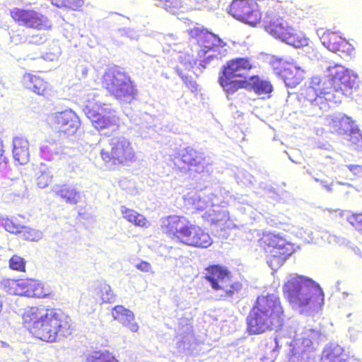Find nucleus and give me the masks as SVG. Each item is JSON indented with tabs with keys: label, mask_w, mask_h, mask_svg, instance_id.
<instances>
[{
	"label": "nucleus",
	"mask_w": 362,
	"mask_h": 362,
	"mask_svg": "<svg viewBox=\"0 0 362 362\" xmlns=\"http://www.w3.org/2000/svg\"><path fill=\"white\" fill-rule=\"evenodd\" d=\"M24 326L36 338L53 342L59 337L71 334V319L62 313L36 307L25 309L22 316Z\"/></svg>",
	"instance_id": "nucleus-1"
},
{
	"label": "nucleus",
	"mask_w": 362,
	"mask_h": 362,
	"mask_svg": "<svg viewBox=\"0 0 362 362\" xmlns=\"http://www.w3.org/2000/svg\"><path fill=\"white\" fill-rule=\"evenodd\" d=\"M284 291L292 308L300 314L312 315L324 303V293L320 285L302 276L289 275Z\"/></svg>",
	"instance_id": "nucleus-2"
},
{
	"label": "nucleus",
	"mask_w": 362,
	"mask_h": 362,
	"mask_svg": "<svg viewBox=\"0 0 362 362\" xmlns=\"http://www.w3.org/2000/svg\"><path fill=\"white\" fill-rule=\"evenodd\" d=\"M252 66L246 58L232 59L223 66L218 81L223 90L228 94H233L239 88L247 84L252 86L254 91L259 94H267L272 91L270 82L258 76H249L248 71Z\"/></svg>",
	"instance_id": "nucleus-3"
},
{
	"label": "nucleus",
	"mask_w": 362,
	"mask_h": 362,
	"mask_svg": "<svg viewBox=\"0 0 362 362\" xmlns=\"http://www.w3.org/2000/svg\"><path fill=\"white\" fill-rule=\"evenodd\" d=\"M284 319V310L279 296L267 293L257 297L247 317V329L250 334H259L279 328Z\"/></svg>",
	"instance_id": "nucleus-4"
},
{
	"label": "nucleus",
	"mask_w": 362,
	"mask_h": 362,
	"mask_svg": "<svg viewBox=\"0 0 362 362\" xmlns=\"http://www.w3.org/2000/svg\"><path fill=\"white\" fill-rule=\"evenodd\" d=\"M99 92L96 89L84 88L78 91L77 96L86 116L96 129L106 135L117 129L119 119L115 111L100 100Z\"/></svg>",
	"instance_id": "nucleus-5"
},
{
	"label": "nucleus",
	"mask_w": 362,
	"mask_h": 362,
	"mask_svg": "<svg viewBox=\"0 0 362 362\" xmlns=\"http://www.w3.org/2000/svg\"><path fill=\"white\" fill-rule=\"evenodd\" d=\"M185 202L193 209L207 211L212 207L227 206L228 205L246 204L249 206L247 197L243 195L233 196L223 187L206 189L199 192H189L187 194Z\"/></svg>",
	"instance_id": "nucleus-6"
},
{
	"label": "nucleus",
	"mask_w": 362,
	"mask_h": 362,
	"mask_svg": "<svg viewBox=\"0 0 362 362\" xmlns=\"http://www.w3.org/2000/svg\"><path fill=\"white\" fill-rule=\"evenodd\" d=\"M289 337L293 338L290 344V362H309L313 354V344L319 338L317 330L306 327L297 321H293L289 326Z\"/></svg>",
	"instance_id": "nucleus-7"
},
{
	"label": "nucleus",
	"mask_w": 362,
	"mask_h": 362,
	"mask_svg": "<svg viewBox=\"0 0 362 362\" xmlns=\"http://www.w3.org/2000/svg\"><path fill=\"white\" fill-rule=\"evenodd\" d=\"M190 35L196 38L199 45L198 66L206 68L211 63H216L227 54V46L216 35L201 28L191 30Z\"/></svg>",
	"instance_id": "nucleus-8"
},
{
	"label": "nucleus",
	"mask_w": 362,
	"mask_h": 362,
	"mask_svg": "<svg viewBox=\"0 0 362 362\" xmlns=\"http://www.w3.org/2000/svg\"><path fill=\"white\" fill-rule=\"evenodd\" d=\"M103 86L112 96L124 103H130L137 95V89L130 76L119 66H112L105 71Z\"/></svg>",
	"instance_id": "nucleus-9"
},
{
	"label": "nucleus",
	"mask_w": 362,
	"mask_h": 362,
	"mask_svg": "<svg viewBox=\"0 0 362 362\" xmlns=\"http://www.w3.org/2000/svg\"><path fill=\"white\" fill-rule=\"evenodd\" d=\"M205 278L210 283L218 300H232L240 298L243 284L232 281L231 273L226 267L210 266L206 269Z\"/></svg>",
	"instance_id": "nucleus-10"
},
{
	"label": "nucleus",
	"mask_w": 362,
	"mask_h": 362,
	"mask_svg": "<svg viewBox=\"0 0 362 362\" xmlns=\"http://www.w3.org/2000/svg\"><path fill=\"white\" fill-rule=\"evenodd\" d=\"M266 30L276 38L294 47H300L305 44V40L294 33V30L279 16L274 8H269L264 20Z\"/></svg>",
	"instance_id": "nucleus-11"
},
{
	"label": "nucleus",
	"mask_w": 362,
	"mask_h": 362,
	"mask_svg": "<svg viewBox=\"0 0 362 362\" xmlns=\"http://www.w3.org/2000/svg\"><path fill=\"white\" fill-rule=\"evenodd\" d=\"M103 160L112 164H127L135 158V151L131 142L124 136H114L109 146L100 151Z\"/></svg>",
	"instance_id": "nucleus-12"
},
{
	"label": "nucleus",
	"mask_w": 362,
	"mask_h": 362,
	"mask_svg": "<svg viewBox=\"0 0 362 362\" xmlns=\"http://www.w3.org/2000/svg\"><path fill=\"white\" fill-rule=\"evenodd\" d=\"M174 165L182 173L194 170L202 173L207 168L204 153L191 147L180 150L178 156L174 159Z\"/></svg>",
	"instance_id": "nucleus-13"
},
{
	"label": "nucleus",
	"mask_w": 362,
	"mask_h": 362,
	"mask_svg": "<svg viewBox=\"0 0 362 362\" xmlns=\"http://www.w3.org/2000/svg\"><path fill=\"white\" fill-rule=\"evenodd\" d=\"M267 243L270 255L267 257V263L272 269L279 268L292 253L291 244L276 235H268Z\"/></svg>",
	"instance_id": "nucleus-14"
},
{
	"label": "nucleus",
	"mask_w": 362,
	"mask_h": 362,
	"mask_svg": "<svg viewBox=\"0 0 362 362\" xmlns=\"http://www.w3.org/2000/svg\"><path fill=\"white\" fill-rule=\"evenodd\" d=\"M341 144L358 152H362V132L350 117H341Z\"/></svg>",
	"instance_id": "nucleus-15"
},
{
	"label": "nucleus",
	"mask_w": 362,
	"mask_h": 362,
	"mask_svg": "<svg viewBox=\"0 0 362 362\" xmlns=\"http://www.w3.org/2000/svg\"><path fill=\"white\" fill-rule=\"evenodd\" d=\"M229 13L250 25H255L261 19L258 5L253 0H234L230 6Z\"/></svg>",
	"instance_id": "nucleus-16"
},
{
	"label": "nucleus",
	"mask_w": 362,
	"mask_h": 362,
	"mask_svg": "<svg viewBox=\"0 0 362 362\" xmlns=\"http://www.w3.org/2000/svg\"><path fill=\"white\" fill-rule=\"evenodd\" d=\"M6 286L10 294L25 296L30 298H43L47 293L42 284L33 279H9Z\"/></svg>",
	"instance_id": "nucleus-17"
},
{
	"label": "nucleus",
	"mask_w": 362,
	"mask_h": 362,
	"mask_svg": "<svg viewBox=\"0 0 362 362\" xmlns=\"http://www.w3.org/2000/svg\"><path fill=\"white\" fill-rule=\"evenodd\" d=\"M11 16L28 28L48 30L52 27L50 21L46 16L33 10L13 8L11 11Z\"/></svg>",
	"instance_id": "nucleus-18"
},
{
	"label": "nucleus",
	"mask_w": 362,
	"mask_h": 362,
	"mask_svg": "<svg viewBox=\"0 0 362 362\" xmlns=\"http://www.w3.org/2000/svg\"><path fill=\"white\" fill-rule=\"evenodd\" d=\"M192 223L185 216H170L162 221L163 231L182 243Z\"/></svg>",
	"instance_id": "nucleus-19"
},
{
	"label": "nucleus",
	"mask_w": 362,
	"mask_h": 362,
	"mask_svg": "<svg viewBox=\"0 0 362 362\" xmlns=\"http://www.w3.org/2000/svg\"><path fill=\"white\" fill-rule=\"evenodd\" d=\"M76 153L73 148L62 145L61 143L45 141L40 147L41 157L47 160H57L71 157Z\"/></svg>",
	"instance_id": "nucleus-20"
},
{
	"label": "nucleus",
	"mask_w": 362,
	"mask_h": 362,
	"mask_svg": "<svg viewBox=\"0 0 362 362\" xmlns=\"http://www.w3.org/2000/svg\"><path fill=\"white\" fill-rule=\"evenodd\" d=\"M182 243L198 247H207L212 243L210 235L200 227L192 224Z\"/></svg>",
	"instance_id": "nucleus-21"
},
{
	"label": "nucleus",
	"mask_w": 362,
	"mask_h": 362,
	"mask_svg": "<svg viewBox=\"0 0 362 362\" xmlns=\"http://www.w3.org/2000/svg\"><path fill=\"white\" fill-rule=\"evenodd\" d=\"M113 318L132 332H136L139 325L134 320L133 312L122 305H116L112 310Z\"/></svg>",
	"instance_id": "nucleus-22"
},
{
	"label": "nucleus",
	"mask_w": 362,
	"mask_h": 362,
	"mask_svg": "<svg viewBox=\"0 0 362 362\" xmlns=\"http://www.w3.org/2000/svg\"><path fill=\"white\" fill-rule=\"evenodd\" d=\"M52 192L62 201L71 205L78 204L81 199L80 191L73 185H54Z\"/></svg>",
	"instance_id": "nucleus-23"
},
{
	"label": "nucleus",
	"mask_w": 362,
	"mask_h": 362,
	"mask_svg": "<svg viewBox=\"0 0 362 362\" xmlns=\"http://www.w3.org/2000/svg\"><path fill=\"white\" fill-rule=\"evenodd\" d=\"M13 156L20 165H25L29 161V143L27 139L21 136L13 138Z\"/></svg>",
	"instance_id": "nucleus-24"
},
{
	"label": "nucleus",
	"mask_w": 362,
	"mask_h": 362,
	"mask_svg": "<svg viewBox=\"0 0 362 362\" xmlns=\"http://www.w3.org/2000/svg\"><path fill=\"white\" fill-rule=\"evenodd\" d=\"M304 68L296 65H291L284 69L281 77L286 86L292 88L302 81L304 78Z\"/></svg>",
	"instance_id": "nucleus-25"
},
{
	"label": "nucleus",
	"mask_w": 362,
	"mask_h": 362,
	"mask_svg": "<svg viewBox=\"0 0 362 362\" xmlns=\"http://www.w3.org/2000/svg\"><path fill=\"white\" fill-rule=\"evenodd\" d=\"M226 206L212 207L205 212L204 218L213 224H216L221 227L226 226H230V216L227 210L224 209Z\"/></svg>",
	"instance_id": "nucleus-26"
},
{
	"label": "nucleus",
	"mask_w": 362,
	"mask_h": 362,
	"mask_svg": "<svg viewBox=\"0 0 362 362\" xmlns=\"http://www.w3.org/2000/svg\"><path fill=\"white\" fill-rule=\"evenodd\" d=\"M358 75L353 71L346 69L341 74V91L344 95H351L358 87Z\"/></svg>",
	"instance_id": "nucleus-27"
},
{
	"label": "nucleus",
	"mask_w": 362,
	"mask_h": 362,
	"mask_svg": "<svg viewBox=\"0 0 362 362\" xmlns=\"http://www.w3.org/2000/svg\"><path fill=\"white\" fill-rule=\"evenodd\" d=\"M23 83L26 88L41 95L46 94L48 88L47 83L45 82L40 77L30 74L24 75Z\"/></svg>",
	"instance_id": "nucleus-28"
},
{
	"label": "nucleus",
	"mask_w": 362,
	"mask_h": 362,
	"mask_svg": "<svg viewBox=\"0 0 362 362\" xmlns=\"http://www.w3.org/2000/svg\"><path fill=\"white\" fill-rule=\"evenodd\" d=\"M76 114L71 110H66L61 112H56L51 117L52 122L56 125L61 132H64V127L69 122L76 121Z\"/></svg>",
	"instance_id": "nucleus-29"
},
{
	"label": "nucleus",
	"mask_w": 362,
	"mask_h": 362,
	"mask_svg": "<svg viewBox=\"0 0 362 362\" xmlns=\"http://www.w3.org/2000/svg\"><path fill=\"white\" fill-rule=\"evenodd\" d=\"M320 40L330 52L336 53L339 50V35L337 32L328 30L322 34Z\"/></svg>",
	"instance_id": "nucleus-30"
},
{
	"label": "nucleus",
	"mask_w": 362,
	"mask_h": 362,
	"mask_svg": "<svg viewBox=\"0 0 362 362\" xmlns=\"http://www.w3.org/2000/svg\"><path fill=\"white\" fill-rule=\"evenodd\" d=\"M120 211L124 218L135 226L141 227L146 226L147 221L145 217L136 211L128 209L124 206H122Z\"/></svg>",
	"instance_id": "nucleus-31"
},
{
	"label": "nucleus",
	"mask_w": 362,
	"mask_h": 362,
	"mask_svg": "<svg viewBox=\"0 0 362 362\" xmlns=\"http://www.w3.org/2000/svg\"><path fill=\"white\" fill-rule=\"evenodd\" d=\"M325 76L335 91H338L339 88V65L338 64H330L325 71Z\"/></svg>",
	"instance_id": "nucleus-32"
},
{
	"label": "nucleus",
	"mask_w": 362,
	"mask_h": 362,
	"mask_svg": "<svg viewBox=\"0 0 362 362\" xmlns=\"http://www.w3.org/2000/svg\"><path fill=\"white\" fill-rule=\"evenodd\" d=\"M321 362H339V346L332 343L327 344L322 351Z\"/></svg>",
	"instance_id": "nucleus-33"
},
{
	"label": "nucleus",
	"mask_w": 362,
	"mask_h": 362,
	"mask_svg": "<svg viewBox=\"0 0 362 362\" xmlns=\"http://www.w3.org/2000/svg\"><path fill=\"white\" fill-rule=\"evenodd\" d=\"M95 293L103 303H112L115 300V296L111 287L105 282L99 283L95 289Z\"/></svg>",
	"instance_id": "nucleus-34"
},
{
	"label": "nucleus",
	"mask_w": 362,
	"mask_h": 362,
	"mask_svg": "<svg viewBox=\"0 0 362 362\" xmlns=\"http://www.w3.org/2000/svg\"><path fill=\"white\" fill-rule=\"evenodd\" d=\"M341 216L354 227L358 232L362 234V212L351 213L349 211H343Z\"/></svg>",
	"instance_id": "nucleus-35"
},
{
	"label": "nucleus",
	"mask_w": 362,
	"mask_h": 362,
	"mask_svg": "<svg viewBox=\"0 0 362 362\" xmlns=\"http://www.w3.org/2000/svg\"><path fill=\"white\" fill-rule=\"evenodd\" d=\"M262 345L265 346V353L270 356V359L273 361L277 356L279 349V341L276 338H268L262 341Z\"/></svg>",
	"instance_id": "nucleus-36"
},
{
	"label": "nucleus",
	"mask_w": 362,
	"mask_h": 362,
	"mask_svg": "<svg viewBox=\"0 0 362 362\" xmlns=\"http://www.w3.org/2000/svg\"><path fill=\"white\" fill-rule=\"evenodd\" d=\"M52 172L45 166H41L40 175L37 177V185L41 188L47 187L52 180Z\"/></svg>",
	"instance_id": "nucleus-37"
},
{
	"label": "nucleus",
	"mask_w": 362,
	"mask_h": 362,
	"mask_svg": "<svg viewBox=\"0 0 362 362\" xmlns=\"http://www.w3.org/2000/svg\"><path fill=\"white\" fill-rule=\"evenodd\" d=\"M112 355L107 351H96L89 354L86 357V362H110Z\"/></svg>",
	"instance_id": "nucleus-38"
},
{
	"label": "nucleus",
	"mask_w": 362,
	"mask_h": 362,
	"mask_svg": "<svg viewBox=\"0 0 362 362\" xmlns=\"http://www.w3.org/2000/svg\"><path fill=\"white\" fill-rule=\"evenodd\" d=\"M20 235L23 239L29 241H38L43 236L41 231L23 226Z\"/></svg>",
	"instance_id": "nucleus-39"
},
{
	"label": "nucleus",
	"mask_w": 362,
	"mask_h": 362,
	"mask_svg": "<svg viewBox=\"0 0 362 362\" xmlns=\"http://www.w3.org/2000/svg\"><path fill=\"white\" fill-rule=\"evenodd\" d=\"M57 7H67L76 10L82 6L83 0H50Z\"/></svg>",
	"instance_id": "nucleus-40"
},
{
	"label": "nucleus",
	"mask_w": 362,
	"mask_h": 362,
	"mask_svg": "<svg viewBox=\"0 0 362 362\" xmlns=\"http://www.w3.org/2000/svg\"><path fill=\"white\" fill-rule=\"evenodd\" d=\"M321 78L319 76H313L311 78L310 86L306 90L308 96H310L308 100L312 103L317 100V95L315 87L319 86Z\"/></svg>",
	"instance_id": "nucleus-41"
},
{
	"label": "nucleus",
	"mask_w": 362,
	"mask_h": 362,
	"mask_svg": "<svg viewBox=\"0 0 362 362\" xmlns=\"http://www.w3.org/2000/svg\"><path fill=\"white\" fill-rule=\"evenodd\" d=\"M9 267L18 272L25 271V262L21 257L13 255L9 260Z\"/></svg>",
	"instance_id": "nucleus-42"
},
{
	"label": "nucleus",
	"mask_w": 362,
	"mask_h": 362,
	"mask_svg": "<svg viewBox=\"0 0 362 362\" xmlns=\"http://www.w3.org/2000/svg\"><path fill=\"white\" fill-rule=\"evenodd\" d=\"M180 64L185 70H190L194 64H197V61L194 60L192 57L188 54H182L178 57Z\"/></svg>",
	"instance_id": "nucleus-43"
},
{
	"label": "nucleus",
	"mask_w": 362,
	"mask_h": 362,
	"mask_svg": "<svg viewBox=\"0 0 362 362\" xmlns=\"http://www.w3.org/2000/svg\"><path fill=\"white\" fill-rule=\"evenodd\" d=\"M2 226L5 230L11 233H19L21 231L23 226L15 223L12 220L9 218L2 219Z\"/></svg>",
	"instance_id": "nucleus-44"
},
{
	"label": "nucleus",
	"mask_w": 362,
	"mask_h": 362,
	"mask_svg": "<svg viewBox=\"0 0 362 362\" xmlns=\"http://www.w3.org/2000/svg\"><path fill=\"white\" fill-rule=\"evenodd\" d=\"M177 72L178 75L181 77V78L182 79L183 82L185 83V85L187 86V88L189 89H190V90L192 92H194L197 90V83H196V81H194L193 80L192 76H188L184 75L180 67H177Z\"/></svg>",
	"instance_id": "nucleus-45"
},
{
	"label": "nucleus",
	"mask_w": 362,
	"mask_h": 362,
	"mask_svg": "<svg viewBox=\"0 0 362 362\" xmlns=\"http://www.w3.org/2000/svg\"><path fill=\"white\" fill-rule=\"evenodd\" d=\"M18 186L19 189H17L16 192H14L13 193L11 194V196L12 197L11 199L13 201H18L20 199L25 198L28 195L27 187L25 185V182L21 181L18 183Z\"/></svg>",
	"instance_id": "nucleus-46"
},
{
	"label": "nucleus",
	"mask_w": 362,
	"mask_h": 362,
	"mask_svg": "<svg viewBox=\"0 0 362 362\" xmlns=\"http://www.w3.org/2000/svg\"><path fill=\"white\" fill-rule=\"evenodd\" d=\"M341 52L351 58L355 54V49L346 39H341Z\"/></svg>",
	"instance_id": "nucleus-47"
},
{
	"label": "nucleus",
	"mask_w": 362,
	"mask_h": 362,
	"mask_svg": "<svg viewBox=\"0 0 362 362\" xmlns=\"http://www.w3.org/2000/svg\"><path fill=\"white\" fill-rule=\"evenodd\" d=\"M79 127L80 119L78 117L76 116V122H73L71 123L69 122L65 127H64V133L67 135H73L76 132Z\"/></svg>",
	"instance_id": "nucleus-48"
},
{
	"label": "nucleus",
	"mask_w": 362,
	"mask_h": 362,
	"mask_svg": "<svg viewBox=\"0 0 362 362\" xmlns=\"http://www.w3.org/2000/svg\"><path fill=\"white\" fill-rule=\"evenodd\" d=\"M27 41L30 44L41 45L46 41V37L45 35H35L29 36L27 38Z\"/></svg>",
	"instance_id": "nucleus-49"
},
{
	"label": "nucleus",
	"mask_w": 362,
	"mask_h": 362,
	"mask_svg": "<svg viewBox=\"0 0 362 362\" xmlns=\"http://www.w3.org/2000/svg\"><path fill=\"white\" fill-rule=\"evenodd\" d=\"M134 267L143 272H149L151 271V265L145 261H139L134 263Z\"/></svg>",
	"instance_id": "nucleus-50"
},
{
	"label": "nucleus",
	"mask_w": 362,
	"mask_h": 362,
	"mask_svg": "<svg viewBox=\"0 0 362 362\" xmlns=\"http://www.w3.org/2000/svg\"><path fill=\"white\" fill-rule=\"evenodd\" d=\"M163 42V43L166 44L168 46H171L173 45H176V42L177 40V37L171 34V35H163L162 39H160Z\"/></svg>",
	"instance_id": "nucleus-51"
},
{
	"label": "nucleus",
	"mask_w": 362,
	"mask_h": 362,
	"mask_svg": "<svg viewBox=\"0 0 362 362\" xmlns=\"http://www.w3.org/2000/svg\"><path fill=\"white\" fill-rule=\"evenodd\" d=\"M117 35L122 36V37H129L130 39L134 38V32L130 29L127 28H119L116 32Z\"/></svg>",
	"instance_id": "nucleus-52"
},
{
	"label": "nucleus",
	"mask_w": 362,
	"mask_h": 362,
	"mask_svg": "<svg viewBox=\"0 0 362 362\" xmlns=\"http://www.w3.org/2000/svg\"><path fill=\"white\" fill-rule=\"evenodd\" d=\"M88 71V68L83 64L78 65L76 67V73L78 76L81 78H86Z\"/></svg>",
	"instance_id": "nucleus-53"
},
{
	"label": "nucleus",
	"mask_w": 362,
	"mask_h": 362,
	"mask_svg": "<svg viewBox=\"0 0 362 362\" xmlns=\"http://www.w3.org/2000/svg\"><path fill=\"white\" fill-rule=\"evenodd\" d=\"M348 168L355 175H362V165H349Z\"/></svg>",
	"instance_id": "nucleus-54"
},
{
	"label": "nucleus",
	"mask_w": 362,
	"mask_h": 362,
	"mask_svg": "<svg viewBox=\"0 0 362 362\" xmlns=\"http://www.w3.org/2000/svg\"><path fill=\"white\" fill-rule=\"evenodd\" d=\"M196 8L199 9L202 6H204L206 4V0H190Z\"/></svg>",
	"instance_id": "nucleus-55"
},
{
	"label": "nucleus",
	"mask_w": 362,
	"mask_h": 362,
	"mask_svg": "<svg viewBox=\"0 0 362 362\" xmlns=\"http://www.w3.org/2000/svg\"><path fill=\"white\" fill-rule=\"evenodd\" d=\"M321 185L327 192H332V184L328 185L326 181H321Z\"/></svg>",
	"instance_id": "nucleus-56"
},
{
	"label": "nucleus",
	"mask_w": 362,
	"mask_h": 362,
	"mask_svg": "<svg viewBox=\"0 0 362 362\" xmlns=\"http://www.w3.org/2000/svg\"><path fill=\"white\" fill-rule=\"evenodd\" d=\"M328 240L329 243H332V241L334 243H337V238L335 236H330L328 238Z\"/></svg>",
	"instance_id": "nucleus-57"
}]
</instances>
